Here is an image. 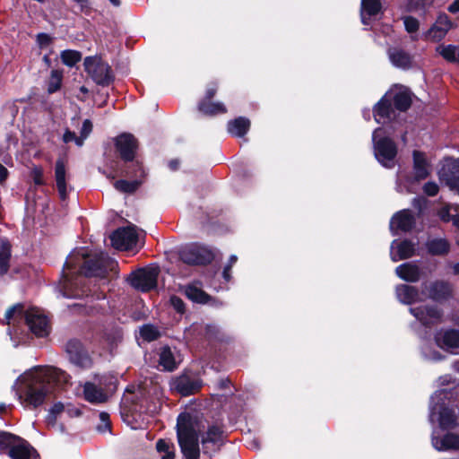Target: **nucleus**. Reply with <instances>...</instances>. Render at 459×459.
Returning <instances> with one entry per match:
<instances>
[{"mask_svg":"<svg viewBox=\"0 0 459 459\" xmlns=\"http://www.w3.org/2000/svg\"><path fill=\"white\" fill-rule=\"evenodd\" d=\"M113 142L115 152L120 159V161H114L110 165L115 176H143L144 168L142 161L136 158L139 149L138 139L131 133H121Z\"/></svg>","mask_w":459,"mask_h":459,"instance_id":"obj_1","label":"nucleus"},{"mask_svg":"<svg viewBox=\"0 0 459 459\" xmlns=\"http://www.w3.org/2000/svg\"><path fill=\"white\" fill-rule=\"evenodd\" d=\"M69 376L61 369L53 368L48 374L34 377L24 390V402L33 408L42 405L46 398L55 391V383H67Z\"/></svg>","mask_w":459,"mask_h":459,"instance_id":"obj_2","label":"nucleus"},{"mask_svg":"<svg viewBox=\"0 0 459 459\" xmlns=\"http://www.w3.org/2000/svg\"><path fill=\"white\" fill-rule=\"evenodd\" d=\"M198 418L181 412L177 419V437L184 459H199Z\"/></svg>","mask_w":459,"mask_h":459,"instance_id":"obj_3","label":"nucleus"},{"mask_svg":"<svg viewBox=\"0 0 459 459\" xmlns=\"http://www.w3.org/2000/svg\"><path fill=\"white\" fill-rule=\"evenodd\" d=\"M4 451L11 459H40L39 454L26 439L0 430V452Z\"/></svg>","mask_w":459,"mask_h":459,"instance_id":"obj_4","label":"nucleus"},{"mask_svg":"<svg viewBox=\"0 0 459 459\" xmlns=\"http://www.w3.org/2000/svg\"><path fill=\"white\" fill-rule=\"evenodd\" d=\"M83 65L85 72L97 85L107 87L115 81L111 66L100 56H86Z\"/></svg>","mask_w":459,"mask_h":459,"instance_id":"obj_5","label":"nucleus"},{"mask_svg":"<svg viewBox=\"0 0 459 459\" xmlns=\"http://www.w3.org/2000/svg\"><path fill=\"white\" fill-rule=\"evenodd\" d=\"M83 258L84 261L80 270L81 273L88 278H106L108 275V270H112L115 265V261L103 253L92 255H83Z\"/></svg>","mask_w":459,"mask_h":459,"instance_id":"obj_6","label":"nucleus"},{"mask_svg":"<svg viewBox=\"0 0 459 459\" xmlns=\"http://www.w3.org/2000/svg\"><path fill=\"white\" fill-rule=\"evenodd\" d=\"M159 273V267L146 266L132 272L127 281L135 290L142 292H149L156 289Z\"/></svg>","mask_w":459,"mask_h":459,"instance_id":"obj_7","label":"nucleus"},{"mask_svg":"<svg viewBox=\"0 0 459 459\" xmlns=\"http://www.w3.org/2000/svg\"><path fill=\"white\" fill-rule=\"evenodd\" d=\"M421 294L424 299H429L436 303H445L454 297L453 285L445 280H435L421 284Z\"/></svg>","mask_w":459,"mask_h":459,"instance_id":"obj_8","label":"nucleus"},{"mask_svg":"<svg viewBox=\"0 0 459 459\" xmlns=\"http://www.w3.org/2000/svg\"><path fill=\"white\" fill-rule=\"evenodd\" d=\"M68 360L74 366L88 369L93 365V359L83 342L78 338L69 339L65 345Z\"/></svg>","mask_w":459,"mask_h":459,"instance_id":"obj_9","label":"nucleus"},{"mask_svg":"<svg viewBox=\"0 0 459 459\" xmlns=\"http://www.w3.org/2000/svg\"><path fill=\"white\" fill-rule=\"evenodd\" d=\"M202 386L203 380L191 370H184L170 382V388L182 396L195 394L201 390Z\"/></svg>","mask_w":459,"mask_h":459,"instance_id":"obj_10","label":"nucleus"},{"mask_svg":"<svg viewBox=\"0 0 459 459\" xmlns=\"http://www.w3.org/2000/svg\"><path fill=\"white\" fill-rule=\"evenodd\" d=\"M438 409V426L444 431L459 430V408L437 403L430 408L431 416Z\"/></svg>","mask_w":459,"mask_h":459,"instance_id":"obj_11","label":"nucleus"},{"mask_svg":"<svg viewBox=\"0 0 459 459\" xmlns=\"http://www.w3.org/2000/svg\"><path fill=\"white\" fill-rule=\"evenodd\" d=\"M212 252L204 247L192 245L179 251V259L189 265H206L213 260Z\"/></svg>","mask_w":459,"mask_h":459,"instance_id":"obj_12","label":"nucleus"},{"mask_svg":"<svg viewBox=\"0 0 459 459\" xmlns=\"http://www.w3.org/2000/svg\"><path fill=\"white\" fill-rule=\"evenodd\" d=\"M111 245L118 250H127L137 243L138 235L134 225L119 227L110 237Z\"/></svg>","mask_w":459,"mask_h":459,"instance_id":"obj_13","label":"nucleus"},{"mask_svg":"<svg viewBox=\"0 0 459 459\" xmlns=\"http://www.w3.org/2000/svg\"><path fill=\"white\" fill-rule=\"evenodd\" d=\"M374 152L377 161L388 168V162L393 161L397 155V145L388 136L381 137L378 140L374 139Z\"/></svg>","mask_w":459,"mask_h":459,"instance_id":"obj_14","label":"nucleus"},{"mask_svg":"<svg viewBox=\"0 0 459 459\" xmlns=\"http://www.w3.org/2000/svg\"><path fill=\"white\" fill-rule=\"evenodd\" d=\"M410 311L423 326L429 328L440 323L443 317V310L434 305L420 306Z\"/></svg>","mask_w":459,"mask_h":459,"instance_id":"obj_15","label":"nucleus"},{"mask_svg":"<svg viewBox=\"0 0 459 459\" xmlns=\"http://www.w3.org/2000/svg\"><path fill=\"white\" fill-rule=\"evenodd\" d=\"M25 324L30 331L37 337H46L50 333L48 319L46 316L27 310L23 315Z\"/></svg>","mask_w":459,"mask_h":459,"instance_id":"obj_16","label":"nucleus"},{"mask_svg":"<svg viewBox=\"0 0 459 459\" xmlns=\"http://www.w3.org/2000/svg\"><path fill=\"white\" fill-rule=\"evenodd\" d=\"M64 282L61 286L60 291L65 298L68 299H81L87 296L88 290L82 283V277H76L74 279H69L67 275L63 272Z\"/></svg>","mask_w":459,"mask_h":459,"instance_id":"obj_17","label":"nucleus"},{"mask_svg":"<svg viewBox=\"0 0 459 459\" xmlns=\"http://www.w3.org/2000/svg\"><path fill=\"white\" fill-rule=\"evenodd\" d=\"M415 225L416 218L409 209L396 212L390 221V230L392 231L410 232L415 228Z\"/></svg>","mask_w":459,"mask_h":459,"instance_id":"obj_18","label":"nucleus"},{"mask_svg":"<svg viewBox=\"0 0 459 459\" xmlns=\"http://www.w3.org/2000/svg\"><path fill=\"white\" fill-rule=\"evenodd\" d=\"M434 340L436 344L442 350L453 351L459 349V329L446 328L438 331Z\"/></svg>","mask_w":459,"mask_h":459,"instance_id":"obj_19","label":"nucleus"},{"mask_svg":"<svg viewBox=\"0 0 459 459\" xmlns=\"http://www.w3.org/2000/svg\"><path fill=\"white\" fill-rule=\"evenodd\" d=\"M441 178L452 189L459 193V159H447L443 165Z\"/></svg>","mask_w":459,"mask_h":459,"instance_id":"obj_20","label":"nucleus"},{"mask_svg":"<svg viewBox=\"0 0 459 459\" xmlns=\"http://www.w3.org/2000/svg\"><path fill=\"white\" fill-rule=\"evenodd\" d=\"M384 12L381 0H361L360 2L359 16L363 25H370L371 18L383 15Z\"/></svg>","mask_w":459,"mask_h":459,"instance_id":"obj_21","label":"nucleus"},{"mask_svg":"<svg viewBox=\"0 0 459 459\" xmlns=\"http://www.w3.org/2000/svg\"><path fill=\"white\" fill-rule=\"evenodd\" d=\"M387 56L392 65L397 68L409 70L412 67L413 56L402 48L390 47Z\"/></svg>","mask_w":459,"mask_h":459,"instance_id":"obj_22","label":"nucleus"},{"mask_svg":"<svg viewBox=\"0 0 459 459\" xmlns=\"http://www.w3.org/2000/svg\"><path fill=\"white\" fill-rule=\"evenodd\" d=\"M395 294L400 302L411 305L424 300L421 290L418 287L409 284H399L395 288Z\"/></svg>","mask_w":459,"mask_h":459,"instance_id":"obj_23","label":"nucleus"},{"mask_svg":"<svg viewBox=\"0 0 459 459\" xmlns=\"http://www.w3.org/2000/svg\"><path fill=\"white\" fill-rule=\"evenodd\" d=\"M393 102L384 95L373 107V116L377 123L389 120L394 117Z\"/></svg>","mask_w":459,"mask_h":459,"instance_id":"obj_24","label":"nucleus"},{"mask_svg":"<svg viewBox=\"0 0 459 459\" xmlns=\"http://www.w3.org/2000/svg\"><path fill=\"white\" fill-rule=\"evenodd\" d=\"M432 445L438 451L459 450V434L447 431L443 437H432Z\"/></svg>","mask_w":459,"mask_h":459,"instance_id":"obj_25","label":"nucleus"},{"mask_svg":"<svg viewBox=\"0 0 459 459\" xmlns=\"http://www.w3.org/2000/svg\"><path fill=\"white\" fill-rule=\"evenodd\" d=\"M251 122L246 117H238L227 123L228 133L238 138H243L250 130Z\"/></svg>","mask_w":459,"mask_h":459,"instance_id":"obj_26","label":"nucleus"},{"mask_svg":"<svg viewBox=\"0 0 459 459\" xmlns=\"http://www.w3.org/2000/svg\"><path fill=\"white\" fill-rule=\"evenodd\" d=\"M412 158L414 179L416 181L426 179L429 176V170L424 152L420 151H413Z\"/></svg>","mask_w":459,"mask_h":459,"instance_id":"obj_27","label":"nucleus"},{"mask_svg":"<svg viewBox=\"0 0 459 459\" xmlns=\"http://www.w3.org/2000/svg\"><path fill=\"white\" fill-rule=\"evenodd\" d=\"M397 276L407 282H417L420 279L421 271L420 267L412 263H404L395 269Z\"/></svg>","mask_w":459,"mask_h":459,"instance_id":"obj_28","label":"nucleus"},{"mask_svg":"<svg viewBox=\"0 0 459 459\" xmlns=\"http://www.w3.org/2000/svg\"><path fill=\"white\" fill-rule=\"evenodd\" d=\"M55 179L61 200L67 198L66 169L62 159H57L55 164Z\"/></svg>","mask_w":459,"mask_h":459,"instance_id":"obj_29","label":"nucleus"},{"mask_svg":"<svg viewBox=\"0 0 459 459\" xmlns=\"http://www.w3.org/2000/svg\"><path fill=\"white\" fill-rule=\"evenodd\" d=\"M185 294L187 299L197 304L209 305L211 301H214V299L211 295L194 285H188L186 289ZM210 306L221 307L223 304H210Z\"/></svg>","mask_w":459,"mask_h":459,"instance_id":"obj_30","label":"nucleus"},{"mask_svg":"<svg viewBox=\"0 0 459 459\" xmlns=\"http://www.w3.org/2000/svg\"><path fill=\"white\" fill-rule=\"evenodd\" d=\"M428 254L434 256H444L451 250L450 242L445 238H435L426 242Z\"/></svg>","mask_w":459,"mask_h":459,"instance_id":"obj_31","label":"nucleus"},{"mask_svg":"<svg viewBox=\"0 0 459 459\" xmlns=\"http://www.w3.org/2000/svg\"><path fill=\"white\" fill-rule=\"evenodd\" d=\"M84 399L91 403H102L108 401V394L94 383L86 382L83 385Z\"/></svg>","mask_w":459,"mask_h":459,"instance_id":"obj_32","label":"nucleus"},{"mask_svg":"<svg viewBox=\"0 0 459 459\" xmlns=\"http://www.w3.org/2000/svg\"><path fill=\"white\" fill-rule=\"evenodd\" d=\"M145 176L146 173L144 172L143 176L128 177L129 178H132V180L118 179L115 182L114 186L121 193L134 194L143 184V180Z\"/></svg>","mask_w":459,"mask_h":459,"instance_id":"obj_33","label":"nucleus"},{"mask_svg":"<svg viewBox=\"0 0 459 459\" xmlns=\"http://www.w3.org/2000/svg\"><path fill=\"white\" fill-rule=\"evenodd\" d=\"M200 113L207 117H213L227 113V108L222 102L200 100L197 105Z\"/></svg>","mask_w":459,"mask_h":459,"instance_id":"obj_34","label":"nucleus"},{"mask_svg":"<svg viewBox=\"0 0 459 459\" xmlns=\"http://www.w3.org/2000/svg\"><path fill=\"white\" fill-rule=\"evenodd\" d=\"M411 104V92L409 90L398 91L393 97L394 108L401 112H406Z\"/></svg>","mask_w":459,"mask_h":459,"instance_id":"obj_35","label":"nucleus"},{"mask_svg":"<svg viewBox=\"0 0 459 459\" xmlns=\"http://www.w3.org/2000/svg\"><path fill=\"white\" fill-rule=\"evenodd\" d=\"M11 257L12 246L9 241H3L0 245V276H4L9 272Z\"/></svg>","mask_w":459,"mask_h":459,"instance_id":"obj_36","label":"nucleus"},{"mask_svg":"<svg viewBox=\"0 0 459 459\" xmlns=\"http://www.w3.org/2000/svg\"><path fill=\"white\" fill-rule=\"evenodd\" d=\"M159 364L166 371L172 372L177 368L174 354L169 346H164L161 348L159 358Z\"/></svg>","mask_w":459,"mask_h":459,"instance_id":"obj_37","label":"nucleus"},{"mask_svg":"<svg viewBox=\"0 0 459 459\" xmlns=\"http://www.w3.org/2000/svg\"><path fill=\"white\" fill-rule=\"evenodd\" d=\"M223 429L219 425H211L208 427L206 436L202 438L204 449L208 443L219 444L222 441Z\"/></svg>","mask_w":459,"mask_h":459,"instance_id":"obj_38","label":"nucleus"},{"mask_svg":"<svg viewBox=\"0 0 459 459\" xmlns=\"http://www.w3.org/2000/svg\"><path fill=\"white\" fill-rule=\"evenodd\" d=\"M437 51L440 56L449 63L458 64L459 63V46L446 45L439 46L437 48Z\"/></svg>","mask_w":459,"mask_h":459,"instance_id":"obj_39","label":"nucleus"},{"mask_svg":"<svg viewBox=\"0 0 459 459\" xmlns=\"http://www.w3.org/2000/svg\"><path fill=\"white\" fill-rule=\"evenodd\" d=\"M205 336L210 342H229L230 337L217 325H207Z\"/></svg>","mask_w":459,"mask_h":459,"instance_id":"obj_40","label":"nucleus"},{"mask_svg":"<svg viewBox=\"0 0 459 459\" xmlns=\"http://www.w3.org/2000/svg\"><path fill=\"white\" fill-rule=\"evenodd\" d=\"M63 82V71L54 69L51 71L49 80L48 82V93L53 94L59 91Z\"/></svg>","mask_w":459,"mask_h":459,"instance_id":"obj_41","label":"nucleus"},{"mask_svg":"<svg viewBox=\"0 0 459 459\" xmlns=\"http://www.w3.org/2000/svg\"><path fill=\"white\" fill-rule=\"evenodd\" d=\"M415 254V247L411 240L403 239L397 246V255L400 260L412 257Z\"/></svg>","mask_w":459,"mask_h":459,"instance_id":"obj_42","label":"nucleus"},{"mask_svg":"<svg viewBox=\"0 0 459 459\" xmlns=\"http://www.w3.org/2000/svg\"><path fill=\"white\" fill-rule=\"evenodd\" d=\"M140 335L144 341L151 342L158 340L161 334L155 325L146 324L140 328Z\"/></svg>","mask_w":459,"mask_h":459,"instance_id":"obj_43","label":"nucleus"},{"mask_svg":"<svg viewBox=\"0 0 459 459\" xmlns=\"http://www.w3.org/2000/svg\"><path fill=\"white\" fill-rule=\"evenodd\" d=\"M60 56L63 64L69 67L74 66L82 59L81 52L71 49L62 51Z\"/></svg>","mask_w":459,"mask_h":459,"instance_id":"obj_44","label":"nucleus"},{"mask_svg":"<svg viewBox=\"0 0 459 459\" xmlns=\"http://www.w3.org/2000/svg\"><path fill=\"white\" fill-rule=\"evenodd\" d=\"M65 412V405L61 402H57L53 404L49 409L48 413L46 417V422L48 426L54 427L56 424L57 417Z\"/></svg>","mask_w":459,"mask_h":459,"instance_id":"obj_45","label":"nucleus"},{"mask_svg":"<svg viewBox=\"0 0 459 459\" xmlns=\"http://www.w3.org/2000/svg\"><path fill=\"white\" fill-rule=\"evenodd\" d=\"M156 449L159 453H164L161 459H174L175 449L174 445L169 444L164 439H159L156 443Z\"/></svg>","mask_w":459,"mask_h":459,"instance_id":"obj_46","label":"nucleus"},{"mask_svg":"<svg viewBox=\"0 0 459 459\" xmlns=\"http://www.w3.org/2000/svg\"><path fill=\"white\" fill-rule=\"evenodd\" d=\"M448 32L447 28L438 27L437 24H432L431 27L426 31L425 38L430 39L432 41L438 42L442 40L446 33Z\"/></svg>","mask_w":459,"mask_h":459,"instance_id":"obj_47","label":"nucleus"},{"mask_svg":"<svg viewBox=\"0 0 459 459\" xmlns=\"http://www.w3.org/2000/svg\"><path fill=\"white\" fill-rule=\"evenodd\" d=\"M93 125L90 119H85L82 122V126L80 132V136L77 142V146H82L83 144L84 140L90 135L92 132Z\"/></svg>","mask_w":459,"mask_h":459,"instance_id":"obj_48","label":"nucleus"},{"mask_svg":"<svg viewBox=\"0 0 459 459\" xmlns=\"http://www.w3.org/2000/svg\"><path fill=\"white\" fill-rule=\"evenodd\" d=\"M405 30L408 33H415L420 29V22L413 16H406L403 19Z\"/></svg>","mask_w":459,"mask_h":459,"instance_id":"obj_49","label":"nucleus"},{"mask_svg":"<svg viewBox=\"0 0 459 459\" xmlns=\"http://www.w3.org/2000/svg\"><path fill=\"white\" fill-rule=\"evenodd\" d=\"M435 24H437L438 27L447 28L449 31L453 28V22L449 16L445 13H440L435 22Z\"/></svg>","mask_w":459,"mask_h":459,"instance_id":"obj_50","label":"nucleus"},{"mask_svg":"<svg viewBox=\"0 0 459 459\" xmlns=\"http://www.w3.org/2000/svg\"><path fill=\"white\" fill-rule=\"evenodd\" d=\"M19 313L20 315H22L23 313V305L22 304H16V305H13L12 307H10L6 312H5V315H4V319L6 321V324L9 325L10 324V320L12 318H13L14 315L16 313Z\"/></svg>","mask_w":459,"mask_h":459,"instance_id":"obj_51","label":"nucleus"},{"mask_svg":"<svg viewBox=\"0 0 459 459\" xmlns=\"http://www.w3.org/2000/svg\"><path fill=\"white\" fill-rule=\"evenodd\" d=\"M36 42L40 48H44L52 44L53 38L48 33L40 32L36 36Z\"/></svg>","mask_w":459,"mask_h":459,"instance_id":"obj_52","label":"nucleus"},{"mask_svg":"<svg viewBox=\"0 0 459 459\" xmlns=\"http://www.w3.org/2000/svg\"><path fill=\"white\" fill-rule=\"evenodd\" d=\"M100 420L103 423L102 425L98 426V430L100 432H105L107 430H111V421L109 414L106 411H101L100 413Z\"/></svg>","mask_w":459,"mask_h":459,"instance_id":"obj_53","label":"nucleus"},{"mask_svg":"<svg viewBox=\"0 0 459 459\" xmlns=\"http://www.w3.org/2000/svg\"><path fill=\"white\" fill-rule=\"evenodd\" d=\"M100 385H104L108 391L113 392L117 389V380L114 377L104 376L100 378Z\"/></svg>","mask_w":459,"mask_h":459,"instance_id":"obj_54","label":"nucleus"},{"mask_svg":"<svg viewBox=\"0 0 459 459\" xmlns=\"http://www.w3.org/2000/svg\"><path fill=\"white\" fill-rule=\"evenodd\" d=\"M170 303L172 305V307H174V309L179 313V314H184L186 312V305H185V302L183 301V299L181 298H179L178 296H176V295H173L171 296L170 298Z\"/></svg>","mask_w":459,"mask_h":459,"instance_id":"obj_55","label":"nucleus"},{"mask_svg":"<svg viewBox=\"0 0 459 459\" xmlns=\"http://www.w3.org/2000/svg\"><path fill=\"white\" fill-rule=\"evenodd\" d=\"M437 216L440 219L441 221L447 223L449 221H452L454 215H451L450 213V206L446 205L440 208L437 211Z\"/></svg>","mask_w":459,"mask_h":459,"instance_id":"obj_56","label":"nucleus"},{"mask_svg":"<svg viewBox=\"0 0 459 459\" xmlns=\"http://www.w3.org/2000/svg\"><path fill=\"white\" fill-rule=\"evenodd\" d=\"M218 91V84L216 82H211L204 93V96L200 100L211 101L216 95Z\"/></svg>","mask_w":459,"mask_h":459,"instance_id":"obj_57","label":"nucleus"},{"mask_svg":"<svg viewBox=\"0 0 459 459\" xmlns=\"http://www.w3.org/2000/svg\"><path fill=\"white\" fill-rule=\"evenodd\" d=\"M439 187L437 183L429 181L423 186V192L428 196H436L438 194Z\"/></svg>","mask_w":459,"mask_h":459,"instance_id":"obj_58","label":"nucleus"},{"mask_svg":"<svg viewBox=\"0 0 459 459\" xmlns=\"http://www.w3.org/2000/svg\"><path fill=\"white\" fill-rule=\"evenodd\" d=\"M412 206L418 210V217H420L427 207V199L424 197H415L412 200Z\"/></svg>","mask_w":459,"mask_h":459,"instance_id":"obj_59","label":"nucleus"},{"mask_svg":"<svg viewBox=\"0 0 459 459\" xmlns=\"http://www.w3.org/2000/svg\"><path fill=\"white\" fill-rule=\"evenodd\" d=\"M65 412L70 418L80 417L82 414V411L80 408L75 407L71 403H68L66 406H65Z\"/></svg>","mask_w":459,"mask_h":459,"instance_id":"obj_60","label":"nucleus"},{"mask_svg":"<svg viewBox=\"0 0 459 459\" xmlns=\"http://www.w3.org/2000/svg\"><path fill=\"white\" fill-rule=\"evenodd\" d=\"M78 139H79V136H77L75 134V133L71 131L69 128L65 129V131L63 134V137H62V140L65 143L74 142L76 145H77Z\"/></svg>","mask_w":459,"mask_h":459,"instance_id":"obj_61","label":"nucleus"},{"mask_svg":"<svg viewBox=\"0 0 459 459\" xmlns=\"http://www.w3.org/2000/svg\"><path fill=\"white\" fill-rule=\"evenodd\" d=\"M80 6L82 13H88L91 10L90 0H74Z\"/></svg>","mask_w":459,"mask_h":459,"instance_id":"obj_62","label":"nucleus"},{"mask_svg":"<svg viewBox=\"0 0 459 459\" xmlns=\"http://www.w3.org/2000/svg\"><path fill=\"white\" fill-rule=\"evenodd\" d=\"M33 181H34L35 185H37V186H42L44 184L43 174L40 169H34Z\"/></svg>","mask_w":459,"mask_h":459,"instance_id":"obj_63","label":"nucleus"},{"mask_svg":"<svg viewBox=\"0 0 459 459\" xmlns=\"http://www.w3.org/2000/svg\"><path fill=\"white\" fill-rule=\"evenodd\" d=\"M447 11L451 13H459V0H455L452 4H450L447 7Z\"/></svg>","mask_w":459,"mask_h":459,"instance_id":"obj_64","label":"nucleus"}]
</instances>
